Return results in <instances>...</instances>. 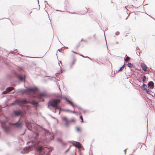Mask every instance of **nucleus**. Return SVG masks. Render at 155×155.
<instances>
[{
  "label": "nucleus",
  "mask_w": 155,
  "mask_h": 155,
  "mask_svg": "<svg viewBox=\"0 0 155 155\" xmlns=\"http://www.w3.org/2000/svg\"><path fill=\"white\" fill-rule=\"evenodd\" d=\"M17 69L19 73H17L14 70H12L11 73L7 74L6 78L9 80H12L14 77L16 78L19 82H24L26 79V75L22 72L23 69L21 67L17 66Z\"/></svg>",
  "instance_id": "f257e3e1"
},
{
  "label": "nucleus",
  "mask_w": 155,
  "mask_h": 155,
  "mask_svg": "<svg viewBox=\"0 0 155 155\" xmlns=\"http://www.w3.org/2000/svg\"><path fill=\"white\" fill-rule=\"evenodd\" d=\"M61 102L60 99H51L48 102V107L51 110V109H58L60 107L59 104Z\"/></svg>",
  "instance_id": "f03ea898"
},
{
  "label": "nucleus",
  "mask_w": 155,
  "mask_h": 155,
  "mask_svg": "<svg viewBox=\"0 0 155 155\" xmlns=\"http://www.w3.org/2000/svg\"><path fill=\"white\" fill-rule=\"evenodd\" d=\"M61 97L62 99H64L66 102H67L68 103V104H70L73 107H76L79 110L83 111L84 113H85L86 111L85 110H83V109L81 107L78 106L77 105L74 104V103L71 102V101H70L69 99L68 98L64 96H62L61 95Z\"/></svg>",
  "instance_id": "7ed1b4c3"
},
{
  "label": "nucleus",
  "mask_w": 155,
  "mask_h": 155,
  "mask_svg": "<svg viewBox=\"0 0 155 155\" xmlns=\"http://www.w3.org/2000/svg\"><path fill=\"white\" fill-rule=\"evenodd\" d=\"M63 121L65 122V125L67 126H68L69 124L71 123H74L75 122V120L74 118H72L70 120H68V118L65 116H64L62 117Z\"/></svg>",
  "instance_id": "20e7f679"
},
{
  "label": "nucleus",
  "mask_w": 155,
  "mask_h": 155,
  "mask_svg": "<svg viewBox=\"0 0 155 155\" xmlns=\"http://www.w3.org/2000/svg\"><path fill=\"white\" fill-rule=\"evenodd\" d=\"M20 104H21V106H25L28 107L29 106V105L25 104V105H24L23 104L27 103H30L32 101L31 100L26 98H24L21 99H20Z\"/></svg>",
  "instance_id": "39448f33"
},
{
  "label": "nucleus",
  "mask_w": 155,
  "mask_h": 155,
  "mask_svg": "<svg viewBox=\"0 0 155 155\" xmlns=\"http://www.w3.org/2000/svg\"><path fill=\"white\" fill-rule=\"evenodd\" d=\"M12 114L15 116L17 117L21 116V110L20 109H16L13 110Z\"/></svg>",
  "instance_id": "423d86ee"
},
{
  "label": "nucleus",
  "mask_w": 155,
  "mask_h": 155,
  "mask_svg": "<svg viewBox=\"0 0 155 155\" xmlns=\"http://www.w3.org/2000/svg\"><path fill=\"white\" fill-rule=\"evenodd\" d=\"M0 124H1V127L2 128L3 130L4 131L7 133H8L9 131L10 130L11 127L10 126L4 127L3 125V122L2 121L0 122Z\"/></svg>",
  "instance_id": "0eeeda50"
},
{
  "label": "nucleus",
  "mask_w": 155,
  "mask_h": 155,
  "mask_svg": "<svg viewBox=\"0 0 155 155\" xmlns=\"http://www.w3.org/2000/svg\"><path fill=\"white\" fill-rule=\"evenodd\" d=\"M40 96L44 98H50L51 96L50 94L47 93L45 92H41L40 94Z\"/></svg>",
  "instance_id": "6e6552de"
},
{
  "label": "nucleus",
  "mask_w": 155,
  "mask_h": 155,
  "mask_svg": "<svg viewBox=\"0 0 155 155\" xmlns=\"http://www.w3.org/2000/svg\"><path fill=\"white\" fill-rule=\"evenodd\" d=\"M69 142L71 143L72 145L76 148H79L81 143L79 142L72 140L70 141Z\"/></svg>",
  "instance_id": "1a4fd4ad"
},
{
  "label": "nucleus",
  "mask_w": 155,
  "mask_h": 155,
  "mask_svg": "<svg viewBox=\"0 0 155 155\" xmlns=\"http://www.w3.org/2000/svg\"><path fill=\"white\" fill-rule=\"evenodd\" d=\"M14 87L12 86H10L7 87L5 91H3L2 93V94H6L10 92L11 91L13 90Z\"/></svg>",
  "instance_id": "9d476101"
},
{
  "label": "nucleus",
  "mask_w": 155,
  "mask_h": 155,
  "mask_svg": "<svg viewBox=\"0 0 155 155\" xmlns=\"http://www.w3.org/2000/svg\"><path fill=\"white\" fill-rule=\"evenodd\" d=\"M140 87L141 88L142 90L145 92H146L147 91V90L148 89L147 85L144 83L140 86Z\"/></svg>",
  "instance_id": "9b49d317"
},
{
  "label": "nucleus",
  "mask_w": 155,
  "mask_h": 155,
  "mask_svg": "<svg viewBox=\"0 0 155 155\" xmlns=\"http://www.w3.org/2000/svg\"><path fill=\"white\" fill-rule=\"evenodd\" d=\"M15 127L17 129H21L22 127V124L21 122L17 121L15 124Z\"/></svg>",
  "instance_id": "f8f14e48"
},
{
  "label": "nucleus",
  "mask_w": 155,
  "mask_h": 155,
  "mask_svg": "<svg viewBox=\"0 0 155 155\" xmlns=\"http://www.w3.org/2000/svg\"><path fill=\"white\" fill-rule=\"evenodd\" d=\"M154 83L152 81H149L147 84L148 88L149 89L153 88L154 87Z\"/></svg>",
  "instance_id": "ddd939ff"
},
{
  "label": "nucleus",
  "mask_w": 155,
  "mask_h": 155,
  "mask_svg": "<svg viewBox=\"0 0 155 155\" xmlns=\"http://www.w3.org/2000/svg\"><path fill=\"white\" fill-rule=\"evenodd\" d=\"M141 66L142 70L144 71H146L147 70H148L149 69H147V67L146 65L144 63H141Z\"/></svg>",
  "instance_id": "4468645a"
},
{
  "label": "nucleus",
  "mask_w": 155,
  "mask_h": 155,
  "mask_svg": "<svg viewBox=\"0 0 155 155\" xmlns=\"http://www.w3.org/2000/svg\"><path fill=\"white\" fill-rule=\"evenodd\" d=\"M20 98L15 99L14 101L15 106L18 105L19 106H21V104H20Z\"/></svg>",
  "instance_id": "2eb2a0df"
},
{
  "label": "nucleus",
  "mask_w": 155,
  "mask_h": 155,
  "mask_svg": "<svg viewBox=\"0 0 155 155\" xmlns=\"http://www.w3.org/2000/svg\"><path fill=\"white\" fill-rule=\"evenodd\" d=\"M29 91V90H28V87L27 89H19L17 92L16 93H25Z\"/></svg>",
  "instance_id": "dca6fc26"
},
{
  "label": "nucleus",
  "mask_w": 155,
  "mask_h": 155,
  "mask_svg": "<svg viewBox=\"0 0 155 155\" xmlns=\"http://www.w3.org/2000/svg\"><path fill=\"white\" fill-rule=\"evenodd\" d=\"M146 93L147 94H149L153 97L155 95V94L149 89L147 90V91Z\"/></svg>",
  "instance_id": "f3484780"
},
{
  "label": "nucleus",
  "mask_w": 155,
  "mask_h": 155,
  "mask_svg": "<svg viewBox=\"0 0 155 155\" xmlns=\"http://www.w3.org/2000/svg\"><path fill=\"white\" fill-rule=\"evenodd\" d=\"M38 90V88L37 87H28V90H29V91H36Z\"/></svg>",
  "instance_id": "a211bd4d"
},
{
  "label": "nucleus",
  "mask_w": 155,
  "mask_h": 155,
  "mask_svg": "<svg viewBox=\"0 0 155 155\" xmlns=\"http://www.w3.org/2000/svg\"><path fill=\"white\" fill-rule=\"evenodd\" d=\"M130 59V58L129 56H127V54H126L124 58V61L126 62H128L129 61Z\"/></svg>",
  "instance_id": "6ab92c4d"
},
{
  "label": "nucleus",
  "mask_w": 155,
  "mask_h": 155,
  "mask_svg": "<svg viewBox=\"0 0 155 155\" xmlns=\"http://www.w3.org/2000/svg\"><path fill=\"white\" fill-rule=\"evenodd\" d=\"M127 67L130 68H134L135 67V66L133 63L131 64L130 63H128L127 64Z\"/></svg>",
  "instance_id": "aec40b11"
},
{
  "label": "nucleus",
  "mask_w": 155,
  "mask_h": 155,
  "mask_svg": "<svg viewBox=\"0 0 155 155\" xmlns=\"http://www.w3.org/2000/svg\"><path fill=\"white\" fill-rule=\"evenodd\" d=\"M75 61L76 60L75 59L73 58L72 62L70 64V68H72V67L75 64Z\"/></svg>",
  "instance_id": "412c9836"
},
{
  "label": "nucleus",
  "mask_w": 155,
  "mask_h": 155,
  "mask_svg": "<svg viewBox=\"0 0 155 155\" xmlns=\"http://www.w3.org/2000/svg\"><path fill=\"white\" fill-rule=\"evenodd\" d=\"M62 110L64 111L69 112L71 113H75L74 110L72 111V110H71L68 109H64Z\"/></svg>",
  "instance_id": "4be33fe9"
},
{
  "label": "nucleus",
  "mask_w": 155,
  "mask_h": 155,
  "mask_svg": "<svg viewBox=\"0 0 155 155\" xmlns=\"http://www.w3.org/2000/svg\"><path fill=\"white\" fill-rule=\"evenodd\" d=\"M147 80V77L145 75H144L143 76V78L142 79V81L141 82L142 83L144 82V83H146L147 82L146 81Z\"/></svg>",
  "instance_id": "5701e85b"
},
{
  "label": "nucleus",
  "mask_w": 155,
  "mask_h": 155,
  "mask_svg": "<svg viewBox=\"0 0 155 155\" xmlns=\"http://www.w3.org/2000/svg\"><path fill=\"white\" fill-rule=\"evenodd\" d=\"M140 49L139 48L137 47V48L136 51V53L137 55L139 56L140 54V52L139 51Z\"/></svg>",
  "instance_id": "b1692460"
},
{
  "label": "nucleus",
  "mask_w": 155,
  "mask_h": 155,
  "mask_svg": "<svg viewBox=\"0 0 155 155\" xmlns=\"http://www.w3.org/2000/svg\"><path fill=\"white\" fill-rule=\"evenodd\" d=\"M64 47H62L61 48H60L59 49H58L57 50V51H59L60 52H61L62 53L64 51V50L62 49V48H64Z\"/></svg>",
  "instance_id": "393cba45"
},
{
  "label": "nucleus",
  "mask_w": 155,
  "mask_h": 155,
  "mask_svg": "<svg viewBox=\"0 0 155 155\" xmlns=\"http://www.w3.org/2000/svg\"><path fill=\"white\" fill-rule=\"evenodd\" d=\"M58 64H59V66H60V71L58 72V73H56V74H55V75L56 76V77H57V76L58 75V74H59L61 73V66H60V64H59V63H58Z\"/></svg>",
  "instance_id": "a878e982"
},
{
  "label": "nucleus",
  "mask_w": 155,
  "mask_h": 155,
  "mask_svg": "<svg viewBox=\"0 0 155 155\" xmlns=\"http://www.w3.org/2000/svg\"><path fill=\"white\" fill-rule=\"evenodd\" d=\"M76 130L77 132H79L81 131V129L79 127H76Z\"/></svg>",
  "instance_id": "bb28decb"
},
{
  "label": "nucleus",
  "mask_w": 155,
  "mask_h": 155,
  "mask_svg": "<svg viewBox=\"0 0 155 155\" xmlns=\"http://www.w3.org/2000/svg\"><path fill=\"white\" fill-rule=\"evenodd\" d=\"M6 143L8 147H11V145L10 142L7 141L6 142Z\"/></svg>",
  "instance_id": "cd10ccee"
},
{
  "label": "nucleus",
  "mask_w": 155,
  "mask_h": 155,
  "mask_svg": "<svg viewBox=\"0 0 155 155\" xmlns=\"http://www.w3.org/2000/svg\"><path fill=\"white\" fill-rule=\"evenodd\" d=\"M124 68V66L123 65H122L119 69L118 70V71H122Z\"/></svg>",
  "instance_id": "c85d7f7f"
},
{
  "label": "nucleus",
  "mask_w": 155,
  "mask_h": 155,
  "mask_svg": "<svg viewBox=\"0 0 155 155\" xmlns=\"http://www.w3.org/2000/svg\"><path fill=\"white\" fill-rule=\"evenodd\" d=\"M80 43H81V41L79 42L78 44H77L76 45V47L77 48H78L80 46Z\"/></svg>",
  "instance_id": "c756f323"
},
{
  "label": "nucleus",
  "mask_w": 155,
  "mask_h": 155,
  "mask_svg": "<svg viewBox=\"0 0 155 155\" xmlns=\"http://www.w3.org/2000/svg\"><path fill=\"white\" fill-rule=\"evenodd\" d=\"M80 119L81 120V122H83V117H82V116L81 115H80Z\"/></svg>",
  "instance_id": "7c9ffc66"
},
{
  "label": "nucleus",
  "mask_w": 155,
  "mask_h": 155,
  "mask_svg": "<svg viewBox=\"0 0 155 155\" xmlns=\"http://www.w3.org/2000/svg\"><path fill=\"white\" fill-rule=\"evenodd\" d=\"M10 104L11 105H12H12L15 106V103L14 102V101L13 102L10 103Z\"/></svg>",
  "instance_id": "2f4dec72"
},
{
  "label": "nucleus",
  "mask_w": 155,
  "mask_h": 155,
  "mask_svg": "<svg viewBox=\"0 0 155 155\" xmlns=\"http://www.w3.org/2000/svg\"><path fill=\"white\" fill-rule=\"evenodd\" d=\"M70 150V148H69L64 153H67L68 151Z\"/></svg>",
  "instance_id": "473e14b6"
},
{
  "label": "nucleus",
  "mask_w": 155,
  "mask_h": 155,
  "mask_svg": "<svg viewBox=\"0 0 155 155\" xmlns=\"http://www.w3.org/2000/svg\"><path fill=\"white\" fill-rule=\"evenodd\" d=\"M57 140L59 142H61L62 141V140L61 139L59 138L57 139Z\"/></svg>",
  "instance_id": "72a5a7b5"
},
{
  "label": "nucleus",
  "mask_w": 155,
  "mask_h": 155,
  "mask_svg": "<svg viewBox=\"0 0 155 155\" xmlns=\"http://www.w3.org/2000/svg\"><path fill=\"white\" fill-rule=\"evenodd\" d=\"M119 34V31H117L115 32V35H118Z\"/></svg>",
  "instance_id": "f704fd0d"
},
{
  "label": "nucleus",
  "mask_w": 155,
  "mask_h": 155,
  "mask_svg": "<svg viewBox=\"0 0 155 155\" xmlns=\"http://www.w3.org/2000/svg\"><path fill=\"white\" fill-rule=\"evenodd\" d=\"M15 51H16L15 52V53H17V54H19V55H20V54H19L18 53H17V52H18V51L17 50V49H15Z\"/></svg>",
  "instance_id": "c9c22d12"
},
{
  "label": "nucleus",
  "mask_w": 155,
  "mask_h": 155,
  "mask_svg": "<svg viewBox=\"0 0 155 155\" xmlns=\"http://www.w3.org/2000/svg\"><path fill=\"white\" fill-rule=\"evenodd\" d=\"M93 37H94V38L96 40V38H97V37L95 36V34H94L93 35Z\"/></svg>",
  "instance_id": "e433bc0d"
},
{
  "label": "nucleus",
  "mask_w": 155,
  "mask_h": 155,
  "mask_svg": "<svg viewBox=\"0 0 155 155\" xmlns=\"http://www.w3.org/2000/svg\"><path fill=\"white\" fill-rule=\"evenodd\" d=\"M79 55L81 56H82L83 58H84V56L83 54H81V53L79 54Z\"/></svg>",
  "instance_id": "4c0bfd02"
},
{
  "label": "nucleus",
  "mask_w": 155,
  "mask_h": 155,
  "mask_svg": "<svg viewBox=\"0 0 155 155\" xmlns=\"http://www.w3.org/2000/svg\"><path fill=\"white\" fill-rule=\"evenodd\" d=\"M84 58H89L90 59H91V58L87 56H84Z\"/></svg>",
  "instance_id": "58836bf2"
},
{
  "label": "nucleus",
  "mask_w": 155,
  "mask_h": 155,
  "mask_svg": "<svg viewBox=\"0 0 155 155\" xmlns=\"http://www.w3.org/2000/svg\"><path fill=\"white\" fill-rule=\"evenodd\" d=\"M50 116L51 117V118H53L54 119H55V118L54 117H53L52 115H50Z\"/></svg>",
  "instance_id": "ea45409f"
},
{
  "label": "nucleus",
  "mask_w": 155,
  "mask_h": 155,
  "mask_svg": "<svg viewBox=\"0 0 155 155\" xmlns=\"http://www.w3.org/2000/svg\"><path fill=\"white\" fill-rule=\"evenodd\" d=\"M53 109V112H54V113H56V110L57 109Z\"/></svg>",
  "instance_id": "a19ab883"
},
{
  "label": "nucleus",
  "mask_w": 155,
  "mask_h": 155,
  "mask_svg": "<svg viewBox=\"0 0 155 155\" xmlns=\"http://www.w3.org/2000/svg\"><path fill=\"white\" fill-rule=\"evenodd\" d=\"M83 41L85 42V43H87V40H83Z\"/></svg>",
  "instance_id": "79ce46f5"
},
{
  "label": "nucleus",
  "mask_w": 155,
  "mask_h": 155,
  "mask_svg": "<svg viewBox=\"0 0 155 155\" xmlns=\"http://www.w3.org/2000/svg\"><path fill=\"white\" fill-rule=\"evenodd\" d=\"M151 71H152V72H153V73H154V72H155V71L152 69H151Z\"/></svg>",
  "instance_id": "37998d69"
},
{
  "label": "nucleus",
  "mask_w": 155,
  "mask_h": 155,
  "mask_svg": "<svg viewBox=\"0 0 155 155\" xmlns=\"http://www.w3.org/2000/svg\"><path fill=\"white\" fill-rule=\"evenodd\" d=\"M151 18H152L154 20H155V19L153 18V17H151V16L150 15H149Z\"/></svg>",
  "instance_id": "c03bdc74"
},
{
  "label": "nucleus",
  "mask_w": 155,
  "mask_h": 155,
  "mask_svg": "<svg viewBox=\"0 0 155 155\" xmlns=\"http://www.w3.org/2000/svg\"><path fill=\"white\" fill-rule=\"evenodd\" d=\"M71 52H73V53H74V54H75V51H73V50L71 51Z\"/></svg>",
  "instance_id": "a18cd8bd"
},
{
  "label": "nucleus",
  "mask_w": 155,
  "mask_h": 155,
  "mask_svg": "<svg viewBox=\"0 0 155 155\" xmlns=\"http://www.w3.org/2000/svg\"><path fill=\"white\" fill-rule=\"evenodd\" d=\"M44 2H45V3H46V4H47L48 5V3L47 2V1H44Z\"/></svg>",
  "instance_id": "49530a36"
},
{
  "label": "nucleus",
  "mask_w": 155,
  "mask_h": 155,
  "mask_svg": "<svg viewBox=\"0 0 155 155\" xmlns=\"http://www.w3.org/2000/svg\"><path fill=\"white\" fill-rule=\"evenodd\" d=\"M74 114H77L78 113V112L77 111H75V113H74Z\"/></svg>",
  "instance_id": "de8ad7c7"
},
{
  "label": "nucleus",
  "mask_w": 155,
  "mask_h": 155,
  "mask_svg": "<svg viewBox=\"0 0 155 155\" xmlns=\"http://www.w3.org/2000/svg\"><path fill=\"white\" fill-rule=\"evenodd\" d=\"M83 40H84L83 38H82L81 39V41H83Z\"/></svg>",
  "instance_id": "09e8293b"
},
{
  "label": "nucleus",
  "mask_w": 155,
  "mask_h": 155,
  "mask_svg": "<svg viewBox=\"0 0 155 155\" xmlns=\"http://www.w3.org/2000/svg\"><path fill=\"white\" fill-rule=\"evenodd\" d=\"M75 54H79V53H77V52H75Z\"/></svg>",
  "instance_id": "8fccbe9b"
},
{
  "label": "nucleus",
  "mask_w": 155,
  "mask_h": 155,
  "mask_svg": "<svg viewBox=\"0 0 155 155\" xmlns=\"http://www.w3.org/2000/svg\"><path fill=\"white\" fill-rule=\"evenodd\" d=\"M91 38V36H90L89 37H88V38L89 39H90Z\"/></svg>",
  "instance_id": "3c124183"
},
{
  "label": "nucleus",
  "mask_w": 155,
  "mask_h": 155,
  "mask_svg": "<svg viewBox=\"0 0 155 155\" xmlns=\"http://www.w3.org/2000/svg\"><path fill=\"white\" fill-rule=\"evenodd\" d=\"M108 30V28H107L105 29V31H107Z\"/></svg>",
  "instance_id": "603ef678"
},
{
  "label": "nucleus",
  "mask_w": 155,
  "mask_h": 155,
  "mask_svg": "<svg viewBox=\"0 0 155 155\" xmlns=\"http://www.w3.org/2000/svg\"><path fill=\"white\" fill-rule=\"evenodd\" d=\"M128 16H129V15L127 16V18H126L125 19L126 20H127V18L128 17Z\"/></svg>",
  "instance_id": "864d4df0"
},
{
  "label": "nucleus",
  "mask_w": 155,
  "mask_h": 155,
  "mask_svg": "<svg viewBox=\"0 0 155 155\" xmlns=\"http://www.w3.org/2000/svg\"><path fill=\"white\" fill-rule=\"evenodd\" d=\"M127 150V149H125L124 150V151L125 152V151L126 150Z\"/></svg>",
  "instance_id": "5fc2aeb1"
},
{
  "label": "nucleus",
  "mask_w": 155,
  "mask_h": 155,
  "mask_svg": "<svg viewBox=\"0 0 155 155\" xmlns=\"http://www.w3.org/2000/svg\"><path fill=\"white\" fill-rule=\"evenodd\" d=\"M72 14H76V13L75 12H72V13H71Z\"/></svg>",
  "instance_id": "6e6d98bb"
},
{
  "label": "nucleus",
  "mask_w": 155,
  "mask_h": 155,
  "mask_svg": "<svg viewBox=\"0 0 155 155\" xmlns=\"http://www.w3.org/2000/svg\"><path fill=\"white\" fill-rule=\"evenodd\" d=\"M9 52H13V51H9Z\"/></svg>",
  "instance_id": "4d7b16f0"
},
{
  "label": "nucleus",
  "mask_w": 155,
  "mask_h": 155,
  "mask_svg": "<svg viewBox=\"0 0 155 155\" xmlns=\"http://www.w3.org/2000/svg\"><path fill=\"white\" fill-rule=\"evenodd\" d=\"M136 149H135L134 151H133V152H135V150H136Z\"/></svg>",
  "instance_id": "13d9d810"
},
{
  "label": "nucleus",
  "mask_w": 155,
  "mask_h": 155,
  "mask_svg": "<svg viewBox=\"0 0 155 155\" xmlns=\"http://www.w3.org/2000/svg\"><path fill=\"white\" fill-rule=\"evenodd\" d=\"M71 145H70V147H69V148H70V147H71Z\"/></svg>",
  "instance_id": "bf43d9fd"
},
{
  "label": "nucleus",
  "mask_w": 155,
  "mask_h": 155,
  "mask_svg": "<svg viewBox=\"0 0 155 155\" xmlns=\"http://www.w3.org/2000/svg\"><path fill=\"white\" fill-rule=\"evenodd\" d=\"M21 153H23V151H21Z\"/></svg>",
  "instance_id": "052dcab7"
},
{
  "label": "nucleus",
  "mask_w": 155,
  "mask_h": 155,
  "mask_svg": "<svg viewBox=\"0 0 155 155\" xmlns=\"http://www.w3.org/2000/svg\"><path fill=\"white\" fill-rule=\"evenodd\" d=\"M38 0V3L39 4V0Z\"/></svg>",
  "instance_id": "680f3d73"
},
{
  "label": "nucleus",
  "mask_w": 155,
  "mask_h": 155,
  "mask_svg": "<svg viewBox=\"0 0 155 155\" xmlns=\"http://www.w3.org/2000/svg\"><path fill=\"white\" fill-rule=\"evenodd\" d=\"M118 42H116V44H118Z\"/></svg>",
  "instance_id": "e2e57ef3"
},
{
  "label": "nucleus",
  "mask_w": 155,
  "mask_h": 155,
  "mask_svg": "<svg viewBox=\"0 0 155 155\" xmlns=\"http://www.w3.org/2000/svg\"><path fill=\"white\" fill-rule=\"evenodd\" d=\"M45 8H46V5H45Z\"/></svg>",
  "instance_id": "0e129e2a"
},
{
  "label": "nucleus",
  "mask_w": 155,
  "mask_h": 155,
  "mask_svg": "<svg viewBox=\"0 0 155 155\" xmlns=\"http://www.w3.org/2000/svg\"><path fill=\"white\" fill-rule=\"evenodd\" d=\"M149 74V73H148V72H147V73H146V74Z\"/></svg>",
  "instance_id": "69168bd1"
},
{
  "label": "nucleus",
  "mask_w": 155,
  "mask_h": 155,
  "mask_svg": "<svg viewBox=\"0 0 155 155\" xmlns=\"http://www.w3.org/2000/svg\"><path fill=\"white\" fill-rule=\"evenodd\" d=\"M149 74V73H148V72H147V73H146V74Z\"/></svg>",
  "instance_id": "338daca9"
},
{
  "label": "nucleus",
  "mask_w": 155,
  "mask_h": 155,
  "mask_svg": "<svg viewBox=\"0 0 155 155\" xmlns=\"http://www.w3.org/2000/svg\"><path fill=\"white\" fill-rule=\"evenodd\" d=\"M111 3H113V2L112 1H111Z\"/></svg>",
  "instance_id": "774afa93"
}]
</instances>
